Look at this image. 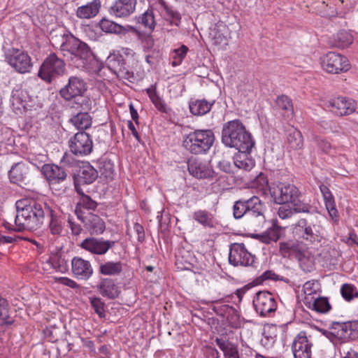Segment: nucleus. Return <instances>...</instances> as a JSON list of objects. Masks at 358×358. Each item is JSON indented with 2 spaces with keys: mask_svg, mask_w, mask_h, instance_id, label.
Instances as JSON below:
<instances>
[{
  "mask_svg": "<svg viewBox=\"0 0 358 358\" xmlns=\"http://www.w3.org/2000/svg\"><path fill=\"white\" fill-rule=\"evenodd\" d=\"M52 202L41 200L22 199L17 201L16 226L23 229L35 231L44 224Z\"/></svg>",
  "mask_w": 358,
  "mask_h": 358,
  "instance_id": "f257e3e1",
  "label": "nucleus"
},
{
  "mask_svg": "<svg viewBox=\"0 0 358 358\" xmlns=\"http://www.w3.org/2000/svg\"><path fill=\"white\" fill-rule=\"evenodd\" d=\"M221 138L225 146L235 148L241 153H250L255 143L251 134L238 119L223 124Z\"/></svg>",
  "mask_w": 358,
  "mask_h": 358,
  "instance_id": "f03ea898",
  "label": "nucleus"
},
{
  "mask_svg": "<svg viewBox=\"0 0 358 358\" xmlns=\"http://www.w3.org/2000/svg\"><path fill=\"white\" fill-rule=\"evenodd\" d=\"M61 36L59 50L63 56L69 59L76 68H87L94 59L91 48L71 34L64 33Z\"/></svg>",
  "mask_w": 358,
  "mask_h": 358,
  "instance_id": "7ed1b4c3",
  "label": "nucleus"
},
{
  "mask_svg": "<svg viewBox=\"0 0 358 358\" xmlns=\"http://www.w3.org/2000/svg\"><path fill=\"white\" fill-rule=\"evenodd\" d=\"M78 161L73 157L65 154L61 159L58 165L55 164H45L41 169V172L47 180L52 189L65 182L69 173V169L77 167Z\"/></svg>",
  "mask_w": 358,
  "mask_h": 358,
  "instance_id": "20e7f679",
  "label": "nucleus"
},
{
  "mask_svg": "<svg viewBox=\"0 0 358 358\" xmlns=\"http://www.w3.org/2000/svg\"><path fill=\"white\" fill-rule=\"evenodd\" d=\"M215 140L213 130L196 129L184 136L182 145L192 154H203L210 150Z\"/></svg>",
  "mask_w": 358,
  "mask_h": 358,
  "instance_id": "39448f33",
  "label": "nucleus"
},
{
  "mask_svg": "<svg viewBox=\"0 0 358 358\" xmlns=\"http://www.w3.org/2000/svg\"><path fill=\"white\" fill-rule=\"evenodd\" d=\"M318 217L300 218L293 227V234L299 239L307 243H319L322 238Z\"/></svg>",
  "mask_w": 358,
  "mask_h": 358,
  "instance_id": "423d86ee",
  "label": "nucleus"
},
{
  "mask_svg": "<svg viewBox=\"0 0 358 358\" xmlns=\"http://www.w3.org/2000/svg\"><path fill=\"white\" fill-rule=\"evenodd\" d=\"M87 84L82 78L72 76L69 77L68 83L60 89L59 93L61 97L67 101H70L77 97H81V106L85 105L84 109L90 110V99L87 97H83V94L87 91Z\"/></svg>",
  "mask_w": 358,
  "mask_h": 358,
  "instance_id": "0eeeda50",
  "label": "nucleus"
},
{
  "mask_svg": "<svg viewBox=\"0 0 358 358\" xmlns=\"http://www.w3.org/2000/svg\"><path fill=\"white\" fill-rule=\"evenodd\" d=\"M66 72L64 61L55 53H51L42 63L38 76L46 83H51L54 80L64 76Z\"/></svg>",
  "mask_w": 358,
  "mask_h": 358,
  "instance_id": "6e6552de",
  "label": "nucleus"
},
{
  "mask_svg": "<svg viewBox=\"0 0 358 358\" xmlns=\"http://www.w3.org/2000/svg\"><path fill=\"white\" fill-rule=\"evenodd\" d=\"M271 196L276 204H288L296 201L301 192L293 184L289 182L273 183L269 187Z\"/></svg>",
  "mask_w": 358,
  "mask_h": 358,
  "instance_id": "1a4fd4ad",
  "label": "nucleus"
},
{
  "mask_svg": "<svg viewBox=\"0 0 358 358\" xmlns=\"http://www.w3.org/2000/svg\"><path fill=\"white\" fill-rule=\"evenodd\" d=\"M5 58L8 64L17 72L28 73L31 71L32 63L30 56L25 51L10 48L5 51Z\"/></svg>",
  "mask_w": 358,
  "mask_h": 358,
  "instance_id": "9d476101",
  "label": "nucleus"
},
{
  "mask_svg": "<svg viewBox=\"0 0 358 358\" xmlns=\"http://www.w3.org/2000/svg\"><path fill=\"white\" fill-rule=\"evenodd\" d=\"M256 257L248 251L244 243L231 244L229 254V263L234 266H252L256 268Z\"/></svg>",
  "mask_w": 358,
  "mask_h": 358,
  "instance_id": "9b49d317",
  "label": "nucleus"
},
{
  "mask_svg": "<svg viewBox=\"0 0 358 358\" xmlns=\"http://www.w3.org/2000/svg\"><path fill=\"white\" fill-rule=\"evenodd\" d=\"M108 68L118 77L131 81L134 74L127 64L124 57L120 52H114L108 55L106 61Z\"/></svg>",
  "mask_w": 358,
  "mask_h": 358,
  "instance_id": "f8f14e48",
  "label": "nucleus"
},
{
  "mask_svg": "<svg viewBox=\"0 0 358 358\" xmlns=\"http://www.w3.org/2000/svg\"><path fill=\"white\" fill-rule=\"evenodd\" d=\"M321 59L323 69L329 73L337 74L350 69L348 59L339 53L329 52Z\"/></svg>",
  "mask_w": 358,
  "mask_h": 358,
  "instance_id": "ddd939ff",
  "label": "nucleus"
},
{
  "mask_svg": "<svg viewBox=\"0 0 358 358\" xmlns=\"http://www.w3.org/2000/svg\"><path fill=\"white\" fill-rule=\"evenodd\" d=\"M71 152L76 156H85L92 152L93 142L91 136L85 131L76 133L69 141Z\"/></svg>",
  "mask_w": 358,
  "mask_h": 358,
  "instance_id": "4468645a",
  "label": "nucleus"
},
{
  "mask_svg": "<svg viewBox=\"0 0 358 358\" xmlns=\"http://www.w3.org/2000/svg\"><path fill=\"white\" fill-rule=\"evenodd\" d=\"M252 304L256 312L262 317H265L277 309V302L274 296L267 291L257 292Z\"/></svg>",
  "mask_w": 358,
  "mask_h": 358,
  "instance_id": "2eb2a0df",
  "label": "nucleus"
},
{
  "mask_svg": "<svg viewBox=\"0 0 358 358\" xmlns=\"http://www.w3.org/2000/svg\"><path fill=\"white\" fill-rule=\"evenodd\" d=\"M98 171L90 163L79 167L73 175L74 187L78 194H83L82 185H90L94 182L98 177Z\"/></svg>",
  "mask_w": 358,
  "mask_h": 358,
  "instance_id": "dca6fc26",
  "label": "nucleus"
},
{
  "mask_svg": "<svg viewBox=\"0 0 358 358\" xmlns=\"http://www.w3.org/2000/svg\"><path fill=\"white\" fill-rule=\"evenodd\" d=\"M324 106L337 116L350 115L356 109L355 101L344 96H338L328 100Z\"/></svg>",
  "mask_w": 358,
  "mask_h": 358,
  "instance_id": "f3484780",
  "label": "nucleus"
},
{
  "mask_svg": "<svg viewBox=\"0 0 358 358\" xmlns=\"http://www.w3.org/2000/svg\"><path fill=\"white\" fill-rule=\"evenodd\" d=\"M116 241L103 238H87L82 241L80 247L94 255H103L115 245Z\"/></svg>",
  "mask_w": 358,
  "mask_h": 358,
  "instance_id": "a211bd4d",
  "label": "nucleus"
},
{
  "mask_svg": "<svg viewBox=\"0 0 358 358\" xmlns=\"http://www.w3.org/2000/svg\"><path fill=\"white\" fill-rule=\"evenodd\" d=\"M78 219L83 224L85 229L91 235H99L106 229V224L99 215L87 213L83 214L80 210L77 211Z\"/></svg>",
  "mask_w": 358,
  "mask_h": 358,
  "instance_id": "6ab92c4d",
  "label": "nucleus"
},
{
  "mask_svg": "<svg viewBox=\"0 0 358 358\" xmlns=\"http://www.w3.org/2000/svg\"><path fill=\"white\" fill-rule=\"evenodd\" d=\"M10 182L23 187L29 184L31 178V172L29 166L23 162L14 164L8 171Z\"/></svg>",
  "mask_w": 358,
  "mask_h": 358,
  "instance_id": "aec40b11",
  "label": "nucleus"
},
{
  "mask_svg": "<svg viewBox=\"0 0 358 358\" xmlns=\"http://www.w3.org/2000/svg\"><path fill=\"white\" fill-rule=\"evenodd\" d=\"M313 344L310 342L305 332H300L294 338L292 350L294 358H311V348Z\"/></svg>",
  "mask_w": 358,
  "mask_h": 358,
  "instance_id": "412c9836",
  "label": "nucleus"
},
{
  "mask_svg": "<svg viewBox=\"0 0 358 358\" xmlns=\"http://www.w3.org/2000/svg\"><path fill=\"white\" fill-rule=\"evenodd\" d=\"M187 166L189 173L196 178H213L215 172L208 162L192 158L189 159Z\"/></svg>",
  "mask_w": 358,
  "mask_h": 358,
  "instance_id": "4be33fe9",
  "label": "nucleus"
},
{
  "mask_svg": "<svg viewBox=\"0 0 358 358\" xmlns=\"http://www.w3.org/2000/svg\"><path fill=\"white\" fill-rule=\"evenodd\" d=\"M71 271L73 275L78 280H88L93 274L90 262L79 257L72 259Z\"/></svg>",
  "mask_w": 358,
  "mask_h": 358,
  "instance_id": "5701e85b",
  "label": "nucleus"
},
{
  "mask_svg": "<svg viewBox=\"0 0 358 358\" xmlns=\"http://www.w3.org/2000/svg\"><path fill=\"white\" fill-rule=\"evenodd\" d=\"M137 0H116L109 8V13L117 17H127L136 10Z\"/></svg>",
  "mask_w": 358,
  "mask_h": 358,
  "instance_id": "b1692460",
  "label": "nucleus"
},
{
  "mask_svg": "<svg viewBox=\"0 0 358 358\" xmlns=\"http://www.w3.org/2000/svg\"><path fill=\"white\" fill-rule=\"evenodd\" d=\"M97 289L102 296L108 299H115L121 294V289L115 280L110 278H102L97 285Z\"/></svg>",
  "mask_w": 358,
  "mask_h": 358,
  "instance_id": "393cba45",
  "label": "nucleus"
},
{
  "mask_svg": "<svg viewBox=\"0 0 358 358\" xmlns=\"http://www.w3.org/2000/svg\"><path fill=\"white\" fill-rule=\"evenodd\" d=\"M265 210L264 203L258 196H252L248 199L247 215L250 217L256 218L259 224L265 221Z\"/></svg>",
  "mask_w": 358,
  "mask_h": 358,
  "instance_id": "a878e982",
  "label": "nucleus"
},
{
  "mask_svg": "<svg viewBox=\"0 0 358 358\" xmlns=\"http://www.w3.org/2000/svg\"><path fill=\"white\" fill-rule=\"evenodd\" d=\"M46 217L50 218L48 229L52 235L59 236L63 231L62 217L57 210L56 206L52 203Z\"/></svg>",
  "mask_w": 358,
  "mask_h": 358,
  "instance_id": "bb28decb",
  "label": "nucleus"
},
{
  "mask_svg": "<svg viewBox=\"0 0 358 358\" xmlns=\"http://www.w3.org/2000/svg\"><path fill=\"white\" fill-rule=\"evenodd\" d=\"M286 143L289 150H298L303 146V137L299 130L293 126L285 129Z\"/></svg>",
  "mask_w": 358,
  "mask_h": 358,
  "instance_id": "cd10ccee",
  "label": "nucleus"
},
{
  "mask_svg": "<svg viewBox=\"0 0 358 358\" xmlns=\"http://www.w3.org/2000/svg\"><path fill=\"white\" fill-rule=\"evenodd\" d=\"M99 26L106 33L117 35H125L129 30H134L131 26L124 27L105 17L99 21Z\"/></svg>",
  "mask_w": 358,
  "mask_h": 358,
  "instance_id": "c85d7f7f",
  "label": "nucleus"
},
{
  "mask_svg": "<svg viewBox=\"0 0 358 358\" xmlns=\"http://www.w3.org/2000/svg\"><path fill=\"white\" fill-rule=\"evenodd\" d=\"M10 101L12 109L16 115H22L27 111V102L22 90L14 89L12 91Z\"/></svg>",
  "mask_w": 358,
  "mask_h": 358,
  "instance_id": "c756f323",
  "label": "nucleus"
},
{
  "mask_svg": "<svg viewBox=\"0 0 358 358\" xmlns=\"http://www.w3.org/2000/svg\"><path fill=\"white\" fill-rule=\"evenodd\" d=\"M101 6V0H93L85 5L79 6L76 12V17L80 19L93 18L99 13Z\"/></svg>",
  "mask_w": 358,
  "mask_h": 358,
  "instance_id": "7c9ffc66",
  "label": "nucleus"
},
{
  "mask_svg": "<svg viewBox=\"0 0 358 358\" xmlns=\"http://www.w3.org/2000/svg\"><path fill=\"white\" fill-rule=\"evenodd\" d=\"M157 2L160 5L162 15L165 20L169 21L171 24L179 27L181 22L180 14L169 6L165 0H157Z\"/></svg>",
  "mask_w": 358,
  "mask_h": 358,
  "instance_id": "2f4dec72",
  "label": "nucleus"
},
{
  "mask_svg": "<svg viewBox=\"0 0 358 358\" xmlns=\"http://www.w3.org/2000/svg\"><path fill=\"white\" fill-rule=\"evenodd\" d=\"M331 335L343 341H354L355 336H350L346 322H333L330 325Z\"/></svg>",
  "mask_w": 358,
  "mask_h": 358,
  "instance_id": "473e14b6",
  "label": "nucleus"
},
{
  "mask_svg": "<svg viewBox=\"0 0 358 358\" xmlns=\"http://www.w3.org/2000/svg\"><path fill=\"white\" fill-rule=\"evenodd\" d=\"M99 273L103 275L115 276L122 271V263L120 261L99 262Z\"/></svg>",
  "mask_w": 358,
  "mask_h": 358,
  "instance_id": "72a5a7b5",
  "label": "nucleus"
},
{
  "mask_svg": "<svg viewBox=\"0 0 358 358\" xmlns=\"http://www.w3.org/2000/svg\"><path fill=\"white\" fill-rule=\"evenodd\" d=\"M353 42L352 34L345 30L338 31L332 38H330L329 44L335 48H346Z\"/></svg>",
  "mask_w": 358,
  "mask_h": 358,
  "instance_id": "f704fd0d",
  "label": "nucleus"
},
{
  "mask_svg": "<svg viewBox=\"0 0 358 358\" xmlns=\"http://www.w3.org/2000/svg\"><path fill=\"white\" fill-rule=\"evenodd\" d=\"M215 342L223 352L225 358H240L238 347L236 344L222 338H216Z\"/></svg>",
  "mask_w": 358,
  "mask_h": 358,
  "instance_id": "c9c22d12",
  "label": "nucleus"
},
{
  "mask_svg": "<svg viewBox=\"0 0 358 358\" xmlns=\"http://www.w3.org/2000/svg\"><path fill=\"white\" fill-rule=\"evenodd\" d=\"M215 101H208L206 99L191 100L189 103V110L194 115H203L208 113Z\"/></svg>",
  "mask_w": 358,
  "mask_h": 358,
  "instance_id": "e433bc0d",
  "label": "nucleus"
},
{
  "mask_svg": "<svg viewBox=\"0 0 358 358\" xmlns=\"http://www.w3.org/2000/svg\"><path fill=\"white\" fill-rule=\"evenodd\" d=\"M192 218L204 227L213 228L215 218L213 215L206 210H198L192 215Z\"/></svg>",
  "mask_w": 358,
  "mask_h": 358,
  "instance_id": "4c0bfd02",
  "label": "nucleus"
},
{
  "mask_svg": "<svg viewBox=\"0 0 358 358\" xmlns=\"http://www.w3.org/2000/svg\"><path fill=\"white\" fill-rule=\"evenodd\" d=\"M282 227L278 224L277 220H273L272 226L262 235V241L265 243H270L271 241L276 242L281 236Z\"/></svg>",
  "mask_w": 358,
  "mask_h": 358,
  "instance_id": "58836bf2",
  "label": "nucleus"
},
{
  "mask_svg": "<svg viewBox=\"0 0 358 358\" xmlns=\"http://www.w3.org/2000/svg\"><path fill=\"white\" fill-rule=\"evenodd\" d=\"M78 194L80 195V198L75 209V213L76 215L78 210H80L83 214H87L85 210H94L97 208V202L93 200L90 196L85 194L83 191V194Z\"/></svg>",
  "mask_w": 358,
  "mask_h": 358,
  "instance_id": "ea45409f",
  "label": "nucleus"
},
{
  "mask_svg": "<svg viewBox=\"0 0 358 358\" xmlns=\"http://www.w3.org/2000/svg\"><path fill=\"white\" fill-rule=\"evenodd\" d=\"M277 327L275 325H268L264 328L260 343L266 348H271L276 341Z\"/></svg>",
  "mask_w": 358,
  "mask_h": 358,
  "instance_id": "a19ab883",
  "label": "nucleus"
},
{
  "mask_svg": "<svg viewBox=\"0 0 358 358\" xmlns=\"http://www.w3.org/2000/svg\"><path fill=\"white\" fill-rule=\"evenodd\" d=\"M71 122L81 131L90 128L92 125V117L88 113H79L73 115L71 120Z\"/></svg>",
  "mask_w": 358,
  "mask_h": 358,
  "instance_id": "79ce46f5",
  "label": "nucleus"
},
{
  "mask_svg": "<svg viewBox=\"0 0 358 358\" xmlns=\"http://www.w3.org/2000/svg\"><path fill=\"white\" fill-rule=\"evenodd\" d=\"M291 203L293 204V209L296 213H308L310 217H319V210L316 206L301 201L299 198Z\"/></svg>",
  "mask_w": 358,
  "mask_h": 358,
  "instance_id": "37998d69",
  "label": "nucleus"
},
{
  "mask_svg": "<svg viewBox=\"0 0 358 358\" xmlns=\"http://www.w3.org/2000/svg\"><path fill=\"white\" fill-rule=\"evenodd\" d=\"M98 168L101 177L107 180H112L114 175V164L107 158H101L97 162Z\"/></svg>",
  "mask_w": 358,
  "mask_h": 358,
  "instance_id": "c03bdc74",
  "label": "nucleus"
},
{
  "mask_svg": "<svg viewBox=\"0 0 358 358\" xmlns=\"http://www.w3.org/2000/svg\"><path fill=\"white\" fill-rule=\"evenodd\" d=\"M299 244L292 241L280 243V252L284 257H299L301 255Z\"/></svg>",
  "mask_w": 358,
  "mask_h": 358,
  "instance_id": "a18cd8bd",
  "label": "nucleus"
},
{
  "mask_svg": "<svg viewBox=\"0 0 358 358\" xmlns=\"http://www.w3.org/2000/svg\"><path fill=\"white\" fill-rule=\"evenodd\" d=\"M248 153H241L234 158V164L236 168L246 171H249L253 168L255 162L248 157Z\"/></svg>",
  "mask_w": 358,
  "mask_h": 358,
  "instance_id": "49530a36",
  "label": "nucleus"
},
{
  "mask_svg": "<svg viewBox=\"0 0 358 358\" xmlns=\"http://www.w3.org/2000/svg\"><path fill=\"white\" fill-rule=\"evenodd\" d=\"M137 22L152 31L156 24L153 10L148 9L145 13L138 17Z\"/></svg>",
  "mask_w": 358,
  "mask_h": 358,
  "instance_id": "de8ad7c7",
  "label": "nucleus"
},
{
  "mask_svg": "<svg viewBox=\"0 0 358 358\" xmlns=\"http://www.w3.org/2000/svg\"><path fill=\"white\" fill-rule=\"evenodd\" d=\"M50 262L52 267L59 272L65 273L69 268L67 261L65 260L62 254L57 252L50 257Z\"/></svg>",
  "mask_w": 358,
  "mask_h": 358,
  "instance_id": "09e8293b",
  "label": "nucleus"
},
{
  "mask_svg": "<svg viewBox=\"0 0 358 358\" xmlns=\"http://www.w3.org/2000/svg\"><path fill=\"white\" fill-rule=\"evenodd\" d=\"M276 105L279 109L285 111L287 113V117L292 116L294 113V107L292 101L286 95H281L278 96L276 100Z\"/></svg>",
  "mask_w": 358,
  "mask_h": 358,
  "instance_id": "8fccbe9b",
  "label": "nucleus"
},
{
  "mask_svg": "<svg viewBox=\"0 0 358 358\" xmlns=\"http://www.w3.org/2000/svg\"><path fill=\"white\" fill-rule=\"evenodd\" d=\"M248 199H240L233 206V216L236 220L242 218L247 215Z\"/></svg>",
  "mask_w": 358,
  "mask_h": 358,
  "instance_id": "3c124183",
  "label": "nucleus"
},
{
  "mask_svg": "<svg viewBox=\"0 0 358 358\" xmlns=\"http://www.w3.org/2000/svg\"><path fill=\"white\" fill-rule=\"evenodd\" d=\"M341 294L343 298L347 301H350L355 298H358V290L356 287L352 284H343L341 288Z\"/></svg>",
  "mask_w": 358,
  "mask_h": 358,
  "instance_id": "603ef678",
  "label": "nucleus"
},
{
  "mask_svg": "<svg viewBox=\"0 0 358 358\" xmlns=\"http://www.w3.org/2000/svg\"><path fill=\"white\" fill-rule=\"evenodd\" d=\"M313 309L318 313H326L331 309V305L327 297H318L313 301Z\"/></svg>",
  "mask_w": 358,
  "mask_h": 358,
  "instance_id": "864d4df0",
  "label": "nucleus"
},
{
  "mask_svg": "<svg viewBox=\"0 0 358 358\" xmlns=\"http://www.w3.org/2000/svg\"><path fill=\"white\" fill-rule=\"evenodd\" d=\"M9 303L6 299L0 294V319L6 324H12L13 320H9Z\"/></svg>",
  "mask_w": 358,
  "mask_h": 358,
  "instance_id": "5fc2aeb1",
  "label": "nucleus"
},
{
  "mask_svg": "<svg viewBox=\"0 0 358 358\" xmlns=\"http://www.w3.org/2000/svg\"><path fill=\"white\" fill-rule=\"evenodd\" d=\"M90 301L94 312L100 318L106 317L105 303L99 297L94 296L90 298Z\"/></svg>",
  "mask_w": 358,
  "mask_h": 358,
  "instance_id": "6e6d98bb",
  "label": "nucleus"
},
{
  "mask_svg": "<svg viewBox=\"0 0 358 358\" xmlns=\"http://www.w3.org/2000/svg\"><path fill=\"white\" fill-rule=\"evenodd\" d=\"M271 280L277 281L280 280L279 275H277L273 271L267 270L264 272L261 275L255 278L253 283L256 285H262L264 281Z\"/></svg>",
  "mask_w": 358,
  "mask_h": 358,
  "instance_id": "4d7b16f0",
  "label": "nucleus"
},
{
  "mask_svg": "<svg viewBox=\"0 0 358 358\" xmlns=\"http://www.w3.org/2000/svg\"><path fill=\"white\" fill-rule=\"evenodd\" d=\"M43 335L48 341L54 343L58 341L60 336V330L55 326L46 327L43 331Z\"/></svg>",
  "mask_w": 358,
  "mask_h": 358,
  "instance_id": "13d9d810",
  "label": "nucleus"
},
{
  "mask_svg": "<svg viewBox=\"0 0 358 358\" xmlns=\"http://www.w3.org/2000/svg\"><path fill=\"white\" fill-rule=\"evenodd\" d=\"M314 141L318 148L325 154H330L333 150V146L331 145V143L322 136H315Z\"/></svg>",
  "mask_w": 358,
  "mask_h": 358,
  "instance_id": "bf43d9fd",
  "label": "nucleus"
},
{
  "mask_svg": "<svg viewBox=\"0 0 358 358\" xmlns=\"http://www.w3.org/2000/svg\"><path fill=\"white\" fill-rule=\"evenodd\" d=\"M151 101L160 113L166 114L171 113V108L168 106L165 101L159 94Z\"/></svg>",
  "mask_w": 358,
  "mask_h": 358,
  "instance_id": "052dcab7",
  "label": "nucleus"
},
{
  "mask_svg": "<svg viewBox=\"0 0 358 358\" xmlns=\"http://www.w3.org/2000/svg\"><path fill=\"white\" fill-rule=\"evenodd\" d=\"M188 51V48L182 45L180 46V48L174 50L175 55L173 56V59L175 61L172 62L173 66H176L179 64L182 60L185 57Z\"/></svg>",
  "mask_w": 358,
  "mask_h": 358,
  "instance_id": "680f3d73",
  "label": "nucleus"
},
{
  "mask_svg": "<svg viewBox=\"0 0 358 358\" xmlns=\"http://www.w3.org/2000/svg\"><path fill=\"white\" fill-rule=\"evenodd\" d=\"M212 310L217 315L222 317H225L227 314H231L236 311L231 306L224 304L220 306H214Z\"/></svg>",
  "mask_w": 358,
  "mask_h": 358,
  "instance_id": "e2e57ef3",
  "label": "nucleus"
},
{
  "mask_svg": "<svg viewBox=\"0 0 358 358\" xmlns=\"http://www.w3.org/2000/svg\"><path fill=\"white\" fill-rule=\"evenodd\" d=\"M280 205L281 206L279 207L278 210V215L281 219L285 220L291 217L294 215V210L289 205Z\"/></svg>",
  "mask_w": 358,
  "mask_h": 358,
  "instance_id": "0e129e2a",
  "label": "nucleus"
},
{
  "mask_svg": "<svg viewBox=\"0 0 358 358\" xmlns=\"http://www.w3.org/2000/svg\"><path fill=\"white\" fill-rule=\"evenodd\" d=\"M326 208L329 213V215L333 218L337 219L338 217V212L336 208V203L334 198L324 201Z\"/></svg>",
  "mask_w": 358,
  "mask_h": 358,
  "instance_id": "69168bd1",
  "label": "nucleus"
},
{
  "mask_svg": "<svg viewBox=\"0 0 358 358\" xmlns=\"http://www.w3.org/2000/svg\"><path fill=\"white\" fill-rule=\"evenodd\" d=\"M219 168L227 173H234V164H232L230 162L223 159L220 161L218 164Z\"/></svg>",
  "mask_w": 358,
  "mask_h": 358,
  "instance_id": "338daca9",
  "label": "nucleus"
},
{
  "mask_svg": "<svg viewBox=\"0 0 358 358\" xmlns=\"http://www.w3.org/2000/svg\"><path fill=\"white\" fill-rule=\"evenodd\" d=\"M319 282L317 280H310L306 282L303 285V291L304 293L308 295H310L313 293L316 292L317 289L315 288V285H318Z\"/></svg>",
  "mask_w": 358,
  "mask_h": 358,
  "instance_id": "774afa93",
  "label": "nucleus"
}]
</instances>
